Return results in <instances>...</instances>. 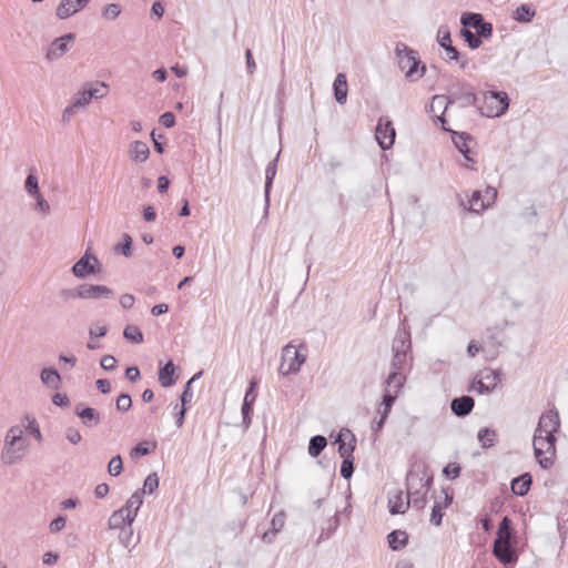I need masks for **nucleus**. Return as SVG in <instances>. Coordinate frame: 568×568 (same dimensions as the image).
<instances>
[{
	"instance_id": "64",
	"label": "nucleus",
	"mask_w": 568,
	"mask_h": 568,
	"mask_svg": "<svg viewBox=\"0 0 568 568\" xmlns=\"http://www.w3.org/2000/svg\"><path fill=\"white\" fill-rule=\"evenodd\" d=\"M80 285L75 288H65L60 292V296L64 300L79 298Z\"/></svg>"
},
{
	"instance_id": "10",
	"label": "nucleus",
	"mask_w": 568,
	"mask_h": 568,
	"mask_svg": "<svg viewBox=\"0 0 568 568\" xmlns=\"http://www.w3.org/2000/svg\"><path fill=\"white\" fill-rule=\"evenodd\" d=\"M497 197V190L495 187L488 186L484 192L475 191L471 194L469 203V211L474 213H480L487 207H489Z\"/></svg>"
},
{
	"instance_id": "62",
	"label": "nucleus",
	"mask_w": 568,
	"mask_h": 568,
	"mask_svg": "<svg viewBox=\"0 0 568 568\" xmlns=\"http://www.w3.org/2000/svg\"><path fill=\"white\" fill-rule=\"evenodd\" d=\"M65 518L63 516H59L50 523V531L58 532L65 527Z\"/></svg>"
},
{
	"instance_id": "51",
	"label": "nucleus",
	"mask_w": 568,
	"mask_h": 568,
	"mask_svg": "<svg viewBox=\"0 0 568 568\" xmlns=\"http://www.w3.org/2000/svg\"><path fill=\"white\" fill-rule=\"evenodd\" d=\"M33 197L37 200L36 210L43 215H48L51 211L49 202L43 197L41 193L34 195Z\"/></svg>"
},
{
	"instance_id": "47",
	"label": "nucleus",
	"mask_w": 568,
	"mask_h": 568,
	"mask_svg": "<svg viewBox=\"0 0 568 568\" xmlns=\"http://www.w3.org/2000/svg\"><path fill=\"white\" fill-rule=\"evenodd\" d=\"M124 242L122 244H116L114 246V251L122 253L124 256L129 257L132 255V237L128 234L123 236Z\"/></svg>"
},
{
	"instance_id": "6",
	"label": "nucleus",
	"mask_w": 568,
	"mask_h": 568,
	"mask_svg": "<svg viewBox=\"0 0 568 568\" xmlns=\"http://www.w3.org/2000/svg\"><path fill=\"white\" fill-rule=\"evenodd\" d=\"M410 347L409 333L405 329L398 331L393 342L392 371H405Z\"/></svg>"
},
{
	"instance_id": "50",
	"label": "nucleus",
	"mask_w": 568,
	"mask_h": 568,
	"mask_svg": "<svg viewBox=\"0 0 568 568\" xmlns=\"http://www.w3.org/2000/svg\"><path fill=\"white\" fill-rule=\"evenodd\" d=\"M354 473V457L343 458L341 475L348 479Z\"/></svg>"
},
{
	"instance_id": "29",
	"label": "nucleus",
	"mask_w": 568,
	"mask_h": 568,
	"mask_svg": "<svg viewBox=\"0 0 568 568\" xmlns=\"http://www.w3.org/2000/svg\"><path fill=\"white\" fill-rule=\"evenodd\" d=\"M277 158L271 161L265 170V207L270 205V191L272 187L273 180L276 175Z\"/></svg>"
},
{
	"instance_id": "42",
	"label": "nucleus",
	"mask_w": 568,
	"mask_h": 568,
	"mask_svg": "<svg viewBox=\"0 0 568 568\" xmlns=\"http://www.w3.org/2000/svg\"><path fill=\"white\" fill-rule=\"evenodd\" d=\"M397 395L398 394H396V392H393V389L386 388L385 394L383 396L384 408H383V410H379V414H386V416H388Z\"/></svg>"
},
{
	"instance_id": "23",
	"label": "nucleus",
	"mask_w": 568,
	"mask_h": 568,
	"mask_svg": "<svg viewBox=\"0 0 568 568\" xmlns=\"http://www.w3.org/2000/svg\"><path fill=\"white\" fill-rule=\"evenodd\" d=\"M452 139H453L455 146L464 155L465 160L468 162H474V159L469 155L470 154L469 144L473 142L471 136L465 132H463V133L453 132Z\"/></svg>"
},
{
	"instance_id": "55",
	"label": "nucleus",
	"mask_w": 568,
	"mask_h": 568,
	"mask_svg": "<svg viewBox=\"0 0 568 568\" xmlns=\"http://www.w3.org/2000/svg\"><path fill=\"white\" fill-rule=\"evenodd\" d=\"M121 530L122 531L119 535V541L124 548L131 550L133 548V547H131L133 530L132 529H128V530L121 529Z\"/></svg>"
},
{
	"instance_id": "4",
	"label": "nucleus",
	"mask_w": 568,
	"mask_h": 568,
	"mask_svg": "<svg viewBox=\"0 0 568 568\" xmlns=\"http://www.w3.org/2000/svg\"><path fill=\"white\" fill-rule=\"evenodd\" d=\"M454 103H458L460 108L476 105L477 95L469 87L460 84L456 90L450 91L448 95H435L432 106L435 104L444 105V110H447Z\"/></svg>"
},
{
	"instance_id": "25",
	"label": "nucleus",
	"mask_w": 568,
	"mask_h": 568,
	"mask_svg": "<svg viewBox=\"0 0 568 568\" xmlns=\"http://www.w3.org/2000/svg\"><path fill=\"white\" fill-rule=\"evenodd\" d=\"M389 513L392 515L405 514L408 507L410 506L408 498H404V494L402 490L395 491L394 495L389 497L388 500Z\"/></svg>"
},
{
	"instance_id": "56",
	"label": "nucleus",
	"mask_w": 568,
	"mask_h": 568,
	"mask_svg": "<svg viewBox=\"0 0 568 568\" xmlns=\"http://www.w3.org/2000/svg\"><path fill=\"white\" fill-rule=\"evenodd\" d=\"M271 525L274 531H281L285 525V514L283 511L275 514L272 518Z\"/></svg>"
},
{
	"instance_id": "9",
	"label": "nucleus",
	"mask_w": 568,
	"mask_h": 568,
	"mask_svg": "<svg viewBox=\"0 0 568 568\" xmlns=\"http://www.w3.org/2000/svg\"><path fill=\"white\" fill-rule=\"evenodd\" d=\"M509 105L508 97L505 92L489 91L484 95V105L478 110L481 115L494 118L500 116L506 112Z\"/></svg>"
},
{
	"instance_id": "12",
	"label": "nucleus",
	"mask_w": 568,
	"mask_h": 568,
	"mask_svg": "<svg viewBox=\"0 0 568 568\" xmlns=\"http://www.w3.org/2000/svg\"><path fill=\"white\" fill-rule=\"evenodd\" d=\"M560 422L558 413L549 410L540 416L534 436L555 437L554 434L558 430Z\"/></svg>"
},
{
	"instance_id": "7",
	"label": "nucleus",
	"mask_w": 568,
	"mask_h": 568,
	"mask_svg": "<svg viewBox=\"0 0 568 568\" xmlns=\"http://www.w3.org/2000/svg\"><path fill=\"white\" fill-rule=\"evenodd\" d=\"M556 438L547 436H534V453L538 464L548 469L554 465L556 456Z\"/></svg>"
},
{
	"instance_id": "5",
	"label": "nucleus",
	"mask_w": 568,
	"mask_h": 568,
	"mask_svg": "<svg viewBox=\"0 0 568 568\" xmlns=\"http://www.w3.org/2000/svg\"><path fill=\"white\" fill-rule=\"evenodd\" d=\"M432 483L430 478H422L417 474L407 476V498L416 509H423L426 505V495Z\"/></svg>"
},
{
	"instance_id": "48",
	"label": "nucleus",
	"mask_w": 568,
	"mask_h": 568,
	"mask_svg": "<svg viewBox=\"0 0 568 568\" xmlns=\"http://www.w3.org/2000/svg\"><path fill=\"white\" fill-rule=\"evenodd\" d=\"M202 374V372H199L197 374H195L185 385V388L181 395V406H184L190 403L193 398V394L191 392V384L193 381H195L197 377H200V375Z\"/></svg>"
},
{
	"instance_id": "20",
	"label": "nucleus",
	"mask_w": 568,
	"mask_h": 568,
	"mask_svg": "<svg viewBox=\"0 0 568 568\" xmlns=\"http://www.w3.org/2000/svg\"><path fill=\"white\" fill-rule=\"evenodd\" d=\"M133 521V511H128L126 514L123 508H120L111 514L108 525L110 529H123L126 525L130 526Z\"/></svg>"
},
{
	"instance_id": "38",
	"label": "nucleus",
	"mask_w": 568,
	"mask_h": 568,
	"mask_svg": "<svg viewBox=\"0 0 568 568\" xmlns=\"http://www.w3.org/2000/svg\"><path fill=\"white\" fill-rule=\"evenodd\" d=\"M123 336L125 339H128L132 343H135V344H140L143 342L142 332L140 331V328L138 326H134V325H126L123 331Z\"/></svg>"
},
{
	"instance_id": "43",
	"label": "nucleus",
	"mask_w": 568,
	"mask_h": 568,
	"mask_svg": "<svg viewBox=\"0 0 568 568\" xmlns=\"http://www.w3.org/2000/svg\"><path fill=\"white\" fill-rule=\"evenodd\" d=\"M159 487V477L155 473L150 474L145 479L143 484V488L141 490L142 495L148 493L152 494L154 493Z\"/></svg>"
},
{
	"instance_id": "60",
	"label": "nucleus",
	"mask_w": 568,
	"mask_h": 568,
	"mask_svg": "<svg viewBox=\"0 0 568 568\" xmlns=\"http://www.w3.org/2000/svg\"><path fill=\"white\" fill-rule=\"evenodd\" d=\"M174 416H175V423H176V426L180 428L182 427L183 423H184V417H185V413H186V409L184 406H180V405H175L174 408Z\"/></svg>"
},
{
	"instance_id": "46",
	"label": "nucleus",
	"mask_w": 568,
	"mask_h": 568,
	"mask_svg": "<svg viewBox=\"0 0 568 568\" xmlns=\"http://www.w3.org/2000/svg\"><path fill=\"white\" fill-rule=\"evenodd\" d=\"M24 189L31 196H34L40 193L38 178L34 174H29L27 176Z\"/></svg>"
},
{
	"instance_id": "53",
	"label": "nucleus",
	"mask_w": 568,
	"mask_h": 568,
	"mask_svg": "<svg viewBox=\"0 0 568 568\" xmlns=\"http://www.w3.org/2000/svg\"><path fill=\"white\" fill-rule=\"evenodd\" d=\"M150 452L151 450L148 447V443L142 442L131 449L130 456H131V458H139L141 456H145V455L150 454Z\"/></svg>"
},
{
	"instance_id": "58",
	"label": "nucleus",
	"mask_w": 568,
	"mask_h": 568,
	"mask_svg": "<svg viewBox=\"0 0 568 568\" xmlns=\"http://www.w3.org/2000/svg\"><path fill=\"white\" fill-rule=\"evenodd\" d=\"M116 358L112 355H104L100 362L101 367L105 371H113L116 367Z\"/></svg>"
},
{
	"instance_id": "59",
	"label": "nucleus",
	"mask_w": 568,
	"mask_h": 568,
	"mask_svg": "<svg viewBox=\"0 0 568 568\" xmlns=\"http://www.w3.org/2000/svg\"><path fill=\"white\" fill-rule=\"evenodd\" d=\"M443 516H444V514L442 511L440 505L436 504L432 509V515H430L432 524H434L435 526H439L442 524Z\"/></svg>"
},
{
	"instance_id": "39",
	"label": "nucleus",
	"mask_w": 568,
	"mask_h": 568,
	"mask_svg": "<svg viewBox=\"0 0 568 568\" xmlns=\"http://www.w3.org/2000/svg\"><path fill=\"white\" fill-rule=\"evenodd\" d=\"M477 437L483 447H490L494 444L496 433L489 428H481L479 429Z\"/></svg>"
},
{
	"instance_id": "34",
	"label": "nucleus",
	"mask_w": 568,
	"mask_h": 568,
	"mask_svg": "<svg viewBox=\"0 0 568 568\" xmlns=\"http://www.w3.org/2000/svg\"><path fill=\"white\" fill-rule=\"evenodd\" d=\"M535 10L529 4H521L518 7L513 14V18L519 22H530L535 17Z\"/></svg>"
},
{
	"instance_id": "52",
	"label": "nucleus",
	"mask_w": 568,
	"mask_h": 568,
	"mask_svg": "<svg viewBox=\"0 0 568 568\" xmlns=\"http://www.w3.org/2000/svg\"><path fill=\"white\" fill-rule=\"evenodd\" d=\"M480 377L484 378V382H493L495 389L500 379V372L496 369H487L484 373H481Z\"/></svg>"
},
{
	"instance_id": "35",
	"label": "nucleus",
	"mask_w": 568,
	"mask_h": 568,
	"mask_svg": "<svg viewBox=\"0 0 568 568\" xmlns=\"http://www.w3.org/2000/svg\"><path fill=\"white\" fill-rule=\"evenodd\" d=\"M326 445H327V440L324 436H322V435L313 436L310 440L308 454L312 457H317L324 450Z\"/></svg>"
},
{
	"instance_id": "61",
	"label": "nucleus",
	"mask_w": 568,
	"mask_h": 568,
	"mask_svg": "<svg viewBox=\"0 0 568 568\" xmlns=\"http://www.w3.org/2000/svg\"><path fill=\"white\" fill-rule=\"evenodd\" d=\"M106 332L108 327L105 325H94L90 327L89 335L91 338L103 337Z\"/></svg>"
},
{
	"instance_id": "49",
	"label": "nucleus",
	"mask_w": 568,
	"mask_h": 568,
	"mask_svg": "<svg viewBox=\"0 0 568 568\" xmlns=\"http://www.w3.org/2000/svg\"><path fill=\"white\" fill-rule=\"evenodd\" d=\"M132 406V399L129 394H121L116 398V409L121 413L128 412Z\"/></svg>"
},
{
	"instance_id": "57",
	"label": "nucleus",
	"mask_w": 568,
	"mask_h": 568,
	"mask_svg": "<svg viewBox=\"0 0 568 568\" xmlns=\"http://www.w3.org/2000/svg\"><path fill=\"white\" fill-rule=\"evenodd\" d=\"M65 438L73 445H77L81 442L82 436L80 432L74 427H68L64 432Z\"/></svg>"
},
{
	"instance_id": "3",
	"label": "nucleus",
	"mask_w": 568,
	"mask_h": 568,
	"mask_svg": "<svg viewBox=\"0 0 568 568\" xmlns=\"http://www.w3.org/2000/svg\"><path fill=\"white\" fill-rule=\"evenodd\" d=\"M395 53L398 60V65L405 72V78L408 81L419 80L426 72V65L418 59L415 50L404 43H397Z\"/></svg>"
},
{
	"instance_id": "13",
	"label": "nucleus",
	"mask_w": 568,
	"mask_h": 568,
	"mask_svg": "<svg viewBox=\"0 0 568 568\" xmlns=\"http://www.w3.org/2000/svg\"><path fill=\"white\" fill-rule=\"evenodd\" d=\"M395 129L390 120L381 118L378 120L375 138L383 150H388L395 141Z\"/></svg>"
},
{
	"instance_id": "17",
	"label": "nucleus",
	"mask_w": 568,
	"mask_h": 568,
	"mask_svg": "<svg viewBox=\"0 0 568 568\" xmlns=\"http://www.w3.org/2000/svg\"><path fill=\"white\" fill-rule=\"evenodd\" d=\"M91 0H62L57 7L55 14L64 20L84 9Z\"/></svg>"
},
{
	"instance_id": "22",
	"label": "nucleus",
	"mask_w": 568,
	"mask_h": 568,
	"mask_svg": "<svg viewBox=\"0 0 568 568\" xmlns=\"http://www.w3.org/2000/svg\"><path fill=\"white\" fill-rule=\"evenodd\" d=\"M150 155L149 145L143 141H134L129 145V158L135 163H143Z\"/></svg>"
},
{
	"instance_id": "14",
	"label": "nucleus",
	"mask_w": 568,
	"mask_h": 568,
	"mask_svg": "<svg viewBox=\"0 0 568 568\" xmlns=\"http://www.w3.org/2000/svg\"><path fill=\"white\" fill-rule=\"evenodd\" d=\"M73 39V33H67L60 38L54 39L47 50L45 58L49 61H54L62 58L69 51V43Z\"/></svg>"
},
{
	"instance_id": "31",
	"label": "nucleus",
	"mask_w": 568,
	"mask_h": 568,
	"mask_svg": "<svg viewBox=\"0 0 568 568\" xmlns=\"http://www.w3.org/2000/svg\"><path fill=\"white\" fill-rule=\"evenodd\" d=\"M388 545L393 550H400L407 545L408 536L403 530H394L387 536Z\"/></svg>"
},
{
	"instance_id": "8",
	"label": "nucleus",
	"mask_w": 568,
	"mask_h": 568,
	"mask_svg": "<svg viewBox=\"0 0 568 568\" xmlns=\"http://www.w3.org/2000/svg\"><path fill=\"white\" fill-rule=\"evenodd\" d=\"M108 84L101 81L85 83L80 91L72 97L71 103L77 109H84L92 99H102L108 94Z\"/></svg>"
},
{
	"instance_id": "16",
	"label": "nucleus",
	"mask_w": 568,
	"mask_h": 568,
	"mask_svg": "<svg viewBox=\"0 0 568 568\" xmlns=\"http://www.w3.org/2000/svg\"><path fill=\"white\" fill-rule=\"evenodd\" d=\"M335 443L338 444V453L341 457H353L356 445V438L349 429H342L337 435Z\"/></svg>"
},
{
	"instance_id": "2",
	"label": "nucleus",
	"mask_w": 568,
	"mask_h": 568,
	"mask_svg": "<svg viewBox=\"0 0 568 568\" xmlns=\"http://www.w3.org/2000/svg\"><path fill=\"white\" fill-rule=\"evenodd\" d=\"M308 356V348L305 343L295 344L290 342L281 351L280 374L288 376L297 374L305 364Z\"/></svg>"
},
{
	"instance_id": "21",
	"label": "nucleus",
	"mask_w": 568,
	"mask_h": 568,
	"mask_svg": "<svg viewBox=\"0 0 568 568\" xmlns=\"http://www.w3.org/2000/svg\"><path fill=\"white\" fill-rule=\"evenodd\" d=\"M75 414L81 419L82 424L89 428H93L100 424L101 416L99 412L91 407H75Z\"/></svg>"
},
{
	"instance_id": "1",
	"label": "nucleus",
	"mask_w": 568,
	"mask_h": 568,
	"mask_svg": "<svg viewBox=\"0 0 568 568\" xmlns=\"http://www.w3.org/2000/svg\"><path fill=\"white\" fill-rule=\"evenodd\" d=\"M29 452V440L24 436L21 426H12L8 429L3 440L0 459L2 464L12 466L20 463Z\"/></svg>"
},
{
	"instance_id": "18",
	"label": "nucleus",
	"mask_w": 568,
	"mask_h": 568,
	"mask_svg": "<svg viewBox=\"0 0 568 568\" xmlns=\"http://www.w3.org/2000/svg\"><path fill=\"white\" fill-rule=\"evenodd\" d=\"M437 41L439 45L446 51L447 61H458L459 52L452 45L450 32L447 27H439L437 31Z\"/></svg>"
},
{
	"instance_id": "45",
	"label": "nucleus",
	"mask_w": 568,
	"mask_h": 568,
	"mask_svg": "<svg viewBox=\"0 0 568 568\" xmlns=\"http://www.w3.org/2000/svg\"><path fill=\"white\" fill-rule=\"evenodd\" d=\"M123 470V463L120 455H116L111 458V460L108 464V473L111 476H119L121 471Z\"/></svg>"
},
{
	"instance_id": "24",
	"label": "nucleus",
	"mask_w": 568,
	"mask_h": 568,
	"mask_svg": "<svg viewBox=\"0 0 568 568\" xmlns=\"http://www.w3.org/2000/svg\"><path fill=\"white\" fill-rule=\"evenodd\" d=\"M475 402L470 396L454 398L450 403L453 413L459 417L468 415L474 408Z\"/></svg>"
},
{
	"instance_id": "40",
	"label": "nucleus",
	"mask_w": 568,
	"mask_h": 568,
	"mask_svg": "<svg viewBox=\"0 0 568 568\" xmlns=\"http://www.w3.org/2000/svg\"><path fill=\"white\" fill-rule=\"evenodd\" d=\"M483 21L484 19L480 13H465L462 17V23L464 27L477 29Z\"/></svg>"
},
{
	"instance_id": "36",
	"label": "nucleus",
	"mask_w": 568,
	"mask_h": 568,
	"mask_svg": "<svg viewBox=\"0 0 568 568\" xmlns=\"http://www.w3.org/2000/svg\"><path fill=\"white\" fill-rule=\"evenodd\" d=\"M494 390L493 382H484V378L480 376H475L474 381L471 382L469 386V392L478 393V394H486Z\"/></svg>"
},
{
	"instance_id": "63",
	"label": "nucleus",
	"mask_w": 568,
	"mask_h": 568,
	"mask_svg": "<svg viewBox=\"0 0 568 568\" xmlns=\"http://www.w3.org/2000/svg\"><path fill=\"white\" fill-rule=\"evenodd\" d=\"M159 122L164 128H172L175 123L174 114L172 112H165L160 116Z\"/></svg>"
},
{
	"instance_id": "54",
	"label": "nucleus",
	"mask_w": 568,
	"mask_h": 568,
	"mask_svg": "<svg viewBox=\"0 0 568 568\" xmlns=\"http://www.w3.org/2000/svg\"><path fill=\"white\" fill-rule=\"evenodd\" d=\"M463 37L471 49H476L481 44V40L467 29L463 30Z\"/></svg>"
},
{
	"instance_id": "33",
	"label": "nucleus",
	"mask_w": 568,
	"mask_h": 568,
	"mask_svg": "<svg viewBox=\"0 0 568 568\" xmlns=\"http://www.w3.org/2000/svg\"><path fill=\"white\" fill-rule=\"evenodd\" d=\"M143 504V496L141 490L134 491L131 497L126 500L125 505L122 507L126 513H132L133 510V518L135 519L138 511Z\"/></svg>"
},
{
	"instance_id": "27",
	"label": "nucleus",
	"mask_w": 568,
	"mask_h": 568,
	"mask_svg": "<svg viewBox=\"0 0 568 568\" xmlns=\"http://www.w3.org/2000/svg\"><path fill=\"white\" fill-rule=\"evenodd\" d=\"M334 95L339 104H344L347 100V80L344 73H338L334 80Z\"/></svg>"
},
{
	"instance_id": "11",
	"label": "nucleus",
	"mask_w": 568,
	"mask_h": 568,
	"mask_svg": "<svg viewBox=\"0 0 568 568\" xmlns=\"http://www.w3.org/2000/svg\"><path fill=\"white\" fill-rule=\"evenodd\" d=\"M100 261L97 256L90 254L88 251L85 254L72 266V273L78 278H85L91 274H95L100 271Z\"/></svg>"
},
{
	"instance_id": "37",
	"label": "nucleus",
	"mask_w": 568,
	"mask_h": 568,
	"mask_svg": "<svg viewBox=\"0 0 568 568\" xmlns=\"http://www.w3.org/2000/svg\"><path fill=\"white\" fill-rule=\"evenodd\" d=\"M510 519L508 517H504L500 521L497 530V536L495 541L510 542Z\"/></svg>"
},
{
	"instance_id": "26",
	"label": "nucleus",
	"mask_w": 568,
	"mask_h": 568,
	"mask_svg": "<svg viewBox=\"0 0 568 568\" xmlns=\"http://www.w3.org/2000/svg\"><path fill=\"white\" fill-rule=\"evenodd\" d=\"M532 478L531 475L525 473L511 480L510 488L511 491L517 496H525L531 486Z\"/></svg>"
},
{
	"instance_id": "32",
	"label": "nucleus",
	"mask_w": 568,
	"mask_h": 568,
	"mask_svg": "<svg viewBox=\"0 0 568 568\" xmlns=\"http://www.w3.org/2000/svg\"><path fill=\"white\" fill-rule=\"evenodd\" d=\"M405 381L406 377L404 372L392 371L386 379V388L393 389V392H396V394H398Z\"/></svg>"
},
{
	"instance_id": "41",
	"label": "nucleus",
	"mask_w": 568,
	"mask_h": 568,
	"mask_svg": "<svg viewBox=\"0 0 568 568\" xmlns=\"http://www.w3.org/2000/svg\"><path fill=\"white\" fill-rule=\"evenodd\" d=\"M255 386H256V381L252 379L250 382V387L245 393L242 409H251L252 410L253 404L256 399V395L254 394Z\"/></svg>"
},
{
	"instance_id": "30",
	"label": "nucleus",
	"mask_w": 568,
	"mask_h": 568,
	"mask_svg": "<svg viewBox=\"0 0 568 568\" xmlns=\"http://www.w3.org/2000/svg\"><path fill=\"white\" fill-rule=\"evenodd\" d=\"M40 378L45 386L53 389H58L61 383V377L54 368H43Z\"/></svg>"
},
{
	"instance_id": "15",
	"label": "nucleus",
	"mask_w": 568,
	"mask_h": 568,
	"mask_svg": "<svg viewBox=\"0 0 568 568\" xmlns=\"http://www.w3.org/2000/svg\"><path fill=\"white\" fill-rule=\"evenodd\" d=\"M113 291L105 285H94V284H81L79 298L82 300H103V298H112Z\"/></svg>"
},
{
	"instance_id": "19",
	"label": "nucleus",
	"mask_w": 568,
	"mask_h": 568,
	"mask_svg": "<svg viewBox=\"0 0 568 568\" xmlns=\"http://www.w3.org/2000/svg\"><path fill=\"white\" fill-rule=\"evenodd\" d=\"M493 552L504 565L514 564L517 560V555L511 548L510 542L494 541Z\"/></svg>"
},
{
	"instance_id": "28",
	"label": "nucleus",
	"mask_w": 568,
	"mask_h": 568,
	"mask_svg": "<svg viewBox=\"0 0 568 568\" xmlns=\"http://www.w3.org/2000/svg\"><path fill=\"white\" fill-rule=\"evenodd\" d=\"M175 367L172 361L168 362L159 371V383L162 387H170L175 383L174 378Z\"/></svg>"
},
{
	"instance_id": "44",
	"label": "nucleus",
	"mask_w": 568,
	"mask_h": 568,
	"mask_svg": "<svg viewBox=\"0 0 568 568\" xmlns=\"http://www.w3.org/2000/svg\"><path fill=\"white\" fill-rule=\"evenodd\" d=\"M121 13V8L116 3H109L102 9V17L105 20L113 21L115 20Z\"/></svg>"
}]
</instances>
